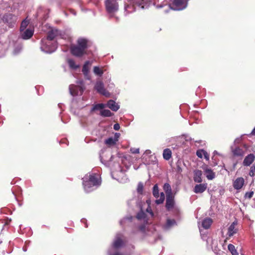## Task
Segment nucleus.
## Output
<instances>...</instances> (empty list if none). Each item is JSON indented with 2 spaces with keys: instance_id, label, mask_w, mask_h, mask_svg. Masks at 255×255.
Instances as JSON below:
<instances>
[{
  "instance_id": "dca6fc26",
  "label": "nucleus",
  "mask_w": 255,
  "mask_h": 255,
  "mask_svg": "<svg viewBox=\"0 0 255 255\" xmlns=\"http://www.w3.org/2000/svg\"><path fill=\"white\" fill-rule=\"evenodd\" d=\"M232 151L233 155L235 156H243L245 153L244 149L240 147H236L234 148H232Z\"/></svg>"
},
{
  "instance_id": "b1692460",
  "label": "nucleus",
  "mask_w": 255,
  "mask_h": 255,
  "mask_svg": "<svg viewBox=\"0 0 255 255\" xmlns=\"http://www.w3.org/2000/svg\"><path fill=\"white\" fill-rule=\"evenodd\" d=\"M163 189L166 193V196L172 195L171 188L168 183H165L164 184Z\"/></svg>"
},
{
  "instance_id": "49530a36",
  "label": "nucleus",
  "mask_w": 255,
  "mask_h": 255,
  "mask_svg": "<svg viewBox=\"0 0 255 255\" xmlns=\"http://www.w3.org/2000/svg\"><path fill=\"white\" fill-rule=\"evenodd\" d=\"M185 139L186 141H191L192 140L191 137L188 135H186Z\"/></svg>"
},
{
  "instance_id": "412c9836",
  "label": "nucleus",
  "mask_w": 255,
  "mask_h": 255,
  "mask_svg": "<svg viewBox=\"0 0 255 255\" xmlns=\"http://www.w3.org/2000/svg\"><path fill=\"white\" fill-rule=\"evenodd\" d=\"M176 225V222L174 219H167L166 224L164 226L165 230H169Z\"/></svg>"
},
{
  "instance_id": "473e14b6",
  "label": "nucleus",
  "mask_w": 255,
  "mask_h": 255,
  "mask_svg": "<svg viewBox=\"0 0 255 255\" xmlns=\"http://www.w3.org/2000/svg\"><path fill=\"white\" fill-rule=\"evenodd\" d=\"M105 107V105L104 104H99L95 105L92 108V111H95L98 109H103Z\"/></svg>"
},
{
  "instance_id": "a878e982",
  "label": "nucleus",
  "mask_w": 255,
  "mask_h": 255,
  "mask_svg": "<svg viewBox=\"0 0 255 255\" xmlns=\"http://www.w3.org/2000/svg\"><path fill=\"white\" fill-rule=\"evenodd\" d=\"M228 249L232 255H239V253L238 252L235 247L233 245H228Z\"/></svg>"
},
{
  "instance_id": "ea45409f",
  "label": "nucleus",
  "mask_w": 255,
  "mask_h": 255,
  "mask_svg": "<svg viewBox=\"0 0 255 255\" xmlns=\"http://www.w3.org/2000/svg\"><path fill=\"white\" fill-rule=\"evenodd\" d=\"M130 151L131 153L135 154V153H139V148H131L130 149Z\"/></svg>"
},
{
  "instance_id": "f8f14e48",
  "label": "nucleus",
  "mask_w": 255,
  "mask_h": 255,
  "mask_svg": "<svg viewBox=\"0 0 255 255\" xmlns=\"http://www.w3.org/2000/svg\"><path fill=\"white\" fill-rule=\"evenodd\" d=\"M33 34V30L31 28H27L22 31H20V37L23 39H28Z\"/></svg>"
},
{
  "instance_id": "9b49d317",
  "label": "nucleus",
  "mask_w": 255,
  "mask_h": 255,
  "mask_svg": "<svg viewBox=\"0 0 255 255\" xmlns=\"http://www.w3.org/2000/svg\"><path fill=\"white\" fill-rule=\"evenodd\" d=\"M245 184V179L243 177H238L233 183V186L235 189L240 190Z\"/></svg>"
},
{
  "instance_id": "f03ea898",
  "label": "nucleus",
  "mask_w": 255,
  "mask_h": 255,
  "mask_svg": "<svg viewBox=\"0 0 255 255\" xmlns=\"http://www.w3.org/2000/svg\"><path fill=\"white\" fill-rule=\"evenodd\" d=\"M101 184L98 174L88 173L83 178V186L86 192H90L96 189Z\"/></svg>"
},
{
  "instance_id": "5701e85b",
  "label": "nucleus",
  "mask_w": 255,
  "mask_h": 255,
  "mask_svg": "<svg viewBox=\"0 0 255 255\" xmlns=\"http://www.w3.org/2000/svg\"><path fill=\"white\" fill-rule=\"evenodd\" d=\"M163 157L164 159L168 160L171 157V151L168 148L165 149L163 152Z\"/></svg>"
},
{
  "instance_id": "c9c22d12",
  "label": "nucleus",
  "mask_w": 255,
  "mask_h": 255,
  "mask_svg": "<svg viewBox=\"0 0 255 255\" xmlns=\"http://www.w3.org/2000/svg\"><path fill=\"white\" fill-rule=\"evenodd\" d=\"M143 188V184L141 183H138V186H137V192L140 194H142Z\"/></svg>"
},
{
  "instance_id": "7c9ffc66",
  "label": "nucleus",
  "mask_w": 255,
  "mask_h": 255,
  "mask_svg": "<svg viewBox=\"0 0 255 255\" xmlns=\"http://www.w3.org/2000/svg\"><path fill=\"white\" fill-rule=\"evenodd\" d=\"M101 115L104 117H111L112 114L109 110H103L101 111Z\"/></svg>"
},
{
  "instance_id": "9d476101",
  "label": "nucleus",
  "mask_w": 255,
  "mask_h": 255,
  "mask_svg": "<svg viewBox=\"0 0 255 255\" xmlns=\"http://www.w3.org/2000/svg\"><path fill=\"white\" fill-rule=\"evenodd\" d=\"M17 20V17L12 14H5L3 17V21L6 23L9 27H12Z\"/></svg>"
},
{
  "instance_id": "4468645a",
  "label": "nucleus",
  "mask_w": 255,
  "mask_h": 255,
  "mask_svg": "<svg viewBox=\"0 0 255 255\" xmlns=\"http://www.w3.org/2000/svg\"><path fill=\"white\" fill-rule=\"evenodd\" d=\"M206 184H197L194 188V192L195 193H202L206 190Z\"/></svg>"
},
{
  "instance_id": "4c0bfd02",
  "label": "nucleus",
  "mask_w": 255,
  "mask_h": 255,
  "mask_svg": "<svg viewBox=\"0 0 255 255\" xmlns=\"http://www.w3.org/2000/svg\"><path fill=\"white\" fill-rule=\"evenodd\" d=\"M204 151L205 150H197L196 152V154L197 156L200 158H202L203 156H204Z\"/></svg>"
},
{
  "instance_id": "13d9d810",
  "label": "nucleus",
  "mask_w": 255,
  "mask_h": 255,
  "mask_svg": "<svg viewBox=\"0 0 255 255\" xmlns=\"http://www.w3.org/2000/svg\"><path fill=\"white\" fill-rule=\"evenodd\" d=\"M162 6L160 5V6H157V7L158 8H159V7H161Z\"/></svg>"
},
{
  "instance_id": "de8ad7c7",
  "label": "nucleus",
  "mask_w": 255,
  "mask_h": 255,
  "mask_svg": "<svg viewBox=\"0 0 255 255\" xmlns=\"http://www.w3.org/2000/svg\"><path fill=\"white\" fill-rule=\"evenodd\" d=\"M250 135H255V127L252 131L251 133H250Z\"/></svg>"
},
{
  "instance_id": "603ef678",
  "label": "nucleus",
  "mask_w": 255,
  "mask_h": 255,
  "mask_svg": "<svg viewBox=\"0 0 255 255\" xmlns=\"http://www.w3.org/2000/svg\"><path fill=\"white\" fill-rule=\"evenodd\" d=\"M127 180V178H126V179H121V180H120V182H126V180Z\"/></svg>"
},
{
  "instance_id": "09e8293b",
  "label": "nucleus",
  "mask_w": 255,
  "mask_h": 255,
  "mask_svg": "<svg viewBox=\"0 0 255 255\" xmlns=\"http://www.w3.org/2000/svg\"><path fill=\"white\" fill-rule=\"evenodd\" d=\"M146 210H147V212H149V213H150V214H151V216H152V215H153V213H152V212H151V211H151V209H150L147 208Z\"/></svg>"
},
{
  "instance_id": "79ce46f5",
  "label": "nucleus",
  "mask_w": 255,
  "mask_h": 255,
  "mask_svg": "<svg viewBox=\"0 0 255 255\" xmlns=\"http://www.w3.org/2000/svg\"><path fill=\"white\" fill-rule=\"evenodd\" d=\"M131 217H130V218H126V219H123L120 222V224L121 225H123L125 222H126V221L127 220H128L129 221H130L131 220Z\"/></svg>"
},
{
  "instance_id": "37998d69",
  "label": "nucleus",
  "mask_w": 255,
  "mask_h": 255,
  "mask_svg": "<svg viewBox=\"0 0 255 255\" xmlns=\"http://www.w3.org/2000/svg\"><path fill=\"white\" fill-rule=\"evenodd\" d=\"M120 134L119 133H116L115 134V135L114 137H113V138H114V139L117 141H118V139H119V138L120 137Z\"/></svg>"
},
{
  "instance_id": "6e6552de",
  "label": "nucleus",
  "mask_w": 255,
  "mask_h": 255,
  "mask_svg": "<svg viewBox=\"0 0 255 255\" xmlns=\"http://www.w3.org/2000/svg\"><path fill=\"white\" fill-rule=\"evenodd\" d=\"M95 89L99 93L106 97H109L110 96V93L105 89L104 83L101 81H97L95 85Z\"/></svg>"
},
{
  "instance_id": "c85d7f7f",
  "label": "nucleus",
  "mask_w": 255,
  "mask_h": 255,
  "mask_svg": "<svg viewBox=\"0 0 255 255\" xmlns=\"http://www.w3.org/2000/svg\"><path fill=\"white\" fill-rule=\"evenodd\" d=\"M29 23V21L26 19L23 20L21 23L20 30V31H22L25 29H26V28L27 26Z\"/></svg>"
},
{
  "instance_id": "aec40b11",
  "label": "nucleus",
  "mask_w": 255,
  "mask_h": 255,
  "mask_svg": "<svg viewBox=\"0 0 255 255\" xmlns=\"http://www.w3.org/2000/svg\"><path fill=\"white\" fill-rule=\"evenodd\" d=\"M206 177L208 180H212L215 178V173L213 171L208 167H206L204 169Z\"/></svg>"
},
{
  "instance_id": "1a4fd4ad",
  "label": "nucleus",
  "mask_w": 255,
  "mask_h": 255,
  "mask_svg": "<svg viewBox=\"0 0 255 255\" xmlns=\"http://www.w3.org/2000/svg\"><path fill=\"white\" fill-rule=\"evenodd\" d=\"M238 222L235 221L233 222L228 228L227 239H229L231 237L236 235L238 233Z\"/></svg>"
},
{
  "instance_id": "4d7b16f0",
  "label": "nucleus",
  "mask_w": 255,
  "mask_h": 255,
  "mask_svg": "<svg viewBox=\"0 0 255 255\" xmlns=\"http://www.w3.org/2000/svg\"><path fill=\"white\" fill-rule=\"evenodd\" d=\"M101 161H102V162H103V158H102V157H101Z\"/></svg>"
},
{
  "instance_id": "393cba45",
  "label": "nucleus",
  "mask_w": 255,
  "mask_h": 255,
  "mask_svg": "<svg viewBox=\"0 0 255 255\" xmlns=\"http://www.w3.org/2000/svg\"><path fill=\"white\" fill-rule=\"evenodd\" d=\"M105 143L109 146H113L115 145L117 141L113 138V137H111L105 141Z\"/></svg>"
},
{
  "instance_id": "0eeeda50",
  "label": "nucleus",
  "mask_w": 255,
  "mask_h": 255,
  "mask_svg": "<svg viewBox=\"0 0 255 255\" xmlns=\"http://www.w3.org/2000/svg\"><path fill=\"white\" fill-rule=\"evenodd\" d=\"M188 0H174L171 8L175 10H181L187 6Z\"/></svg>"
},
{
  "instance_id": "e433bc0d",
  "label": "nucleus",
  "mask_w": 255,
  "mask_h": 255,
  "mask_svg": "<svg viewBox=\"0 0 255 255\" xmlns=\"http://www.w3.org/2000/svg\"><path fill=\"white\" fill-rule=\"evenodd\" d=\"M249 175L252 177L255 175V166H251V167L250 168V172H249Z\"/></svg>"
},
{
  "instance_id": "f704fd0d",
  "label": "nucleus",
  "mask_w": 255,
  "mask_h": 255,
  "mask_svg": "<svg viewBox=\"0 0 255 255\" xmlns=\"http://www.w3.org/2000/svg\"><path fill=\"white\" fill-rule=\"evenodd\" d=\"M136 217L138 220L144 219L145 218V213L143 211H140L137 214Z\"/></svg>"
},
{
  "instance_id": "a211bd4d",
  "label": "nucleus",
  "mask_w": 255,
  "mask_h": 255,
  "mask_svg": "<svg viewBox=\"0 0 255 255\" xmlns=\"http://www.w3.org/2000/svg\"><path fill=\"white\" fill-rule=\"evenodd\" d=\"M107 106L111 110L115 112L117 111L120 108V106L118 104H117L114 101L112 100H109L108 101L107 103Z\"/></svg>"
},
{
  "instance_id": "7ed1b4c3",
  "label": "nucleus",
  "mask_w": 255,
  "mask_h": 255,
  "mask_svg": "<svg viewBox=\"0 0 255 255\" xmlns=\"http://www.w3.org/2000/svg\"><path fill=\"white\" fill-rule=\"evenodd\" d=\"M125 238L121 234H118L113 242L112 246L109 249L108 255H128V254H123L117 252V250L123 247L124 245Z\"/></svg>"
},
{
  "instance_id": "bb28decb",
  "label": "nucleus",
  "mask_w": 255,
  "mask_h": 255,
  "mask_svg": "<svg viewBox=\"0 0 255 255\" xmlns=\"http://www.w3.org/2000/svg\"><path fill=\"white\" fill-rule=\"evenodd\" d=\"M159 199L156 198L157 199L155 200V203L157 204H160L163 202L165 199L164 194L163 192L160 193V195H159L158 197Z\"/></svg>"
},
{
  "instance_id": "5fc2aeb1",
  "label": "nucleus",
  "mask_w": 255,
  "mask_h": 255,
  "mask_svg": "<svg viewBox=\"0 0 255 255\" xmlns=\"http://www.w3.org/2000/svg\"><path fill=\"white\" fill-rule=\"evenodd\" d=\"M92 62H91V63H92ZM84 64H91V62H90V61H86V62H85V63H84Z\"/></svg>"
},
{
  "instance_id": "2eb2a0df",
  "label": "nucleus",
  "mask_w": 255,
  "mask_h": 255,
  "mask_svg": "<svg viewBox=\"0 0 255 255\" xmlns=\"http://www.w3.org/2000/svg\"><path fill=\"white\" fill-rule=\"evenodd\" d=\"M255 156L254 154H250L244 159L243 164L245 166H250L254 161Z\"/></svg>"
},
{
  "instance_id": "423d86ee",
  "label": "nucleus",
  "mask_w": 255,
  "mask_h": 255,
  "mask_svg": "<svg viewBox=\"0 0 255 255\" xmlns=\"http://www.w3.org/2000/svg\"><path fill=\"white\" fill-rule=\"evenodd\" d=\"M106 7L107 12L112 16L113 13L118 9V4L115 0H107L106 1Z\"/></svg>"
},
{
  "instance_id": "4be33fe9",
  "label": "nucleus",
  "mask_w": 255,
  "mask_h": 255,
  "mask_svg": "<svg viewBox=\"0 0 255 255\" xmlns=\"http://www.w3.org/2000/svg\"><path fill=\"white\" fill-rule=\"evenodd\" d=\"M147 1V0H138L136 2V4L142 9L146 8L148 6Z\"/></svg>"
},
{
  "instance_id": "8fccbe9b",
  "label": "nucleus",
  "mask_w": 255,
  "mask_h": 255,
  "mask_svg": "<svg viewBox=\"0 0 255 255\" xmlns=\"http://www.w3.org/2000/svg\"><path fill=\"white\" fill-rule=\"evenodd\" d=\"M145 153L146 154H150L151 153V151L150 150H146L145 151Z\"/></svg>"
},
{
  "instance_id": "20e7f679",
  "label": "nucleus",
  "mask_w": 255,
  "mask_h": 255,
  "mask_svg": "<svg viewBox=\"0 0 255 255\" xmlns=\"http://www.w3.org/2000/svg\"><path fill=\"white\" fill-rule=\"evenodd\" d=\"M78 45L71 47V51L73 55L76 56H81L85 52L87 48L88 41L86 39L79 38L78 40Z\"/></svg>"
},
{
  "instance_id": "58836bf2",
  "label": "nucleus",
  "mask_w": 255,
  "mask_h": 255,
  "mask_svg": "<svg viewBox=\"0 0 255 255\" xmlns=\"http://www.w3.org/2000/svg\"><path fill=\"white\" fill-rule=\"evenodd\" d=\"M253 195H254L253 191L248 192L245 194V197L247 198L250 199L253 197Z\"/></svg>"
},
{
  "instance_id": "c03bdc74",
  "label": "nucleus",
  "mask_w": 255,
  "mask_h": 255,
  "mask_svg": "<svg viewBox=\"0 0 255 255\" xmlns=\"http://www.w3.org/2000/svg\"><path fill=\"white\" fill-rule=\"evenodd\" d=\"M204 158L207 160H209V154L206 151H204Z\"/></svg>"
},
{
  "instance_id": "c756f323",
  "label": "nucleus",
  "mask_w": 255,
  "mask_h": 255,
  "mask_svg": "<svg viewBox=\"0 0 255 255\" xmlns=\"http://www.w3.org/2000/svg\"><path fill=\"white\" fill-rule=\"evenodd\" d=\"M153 195L156 198H158L159 191L158 187L157 184H155L153 187Z\"/></svg>"
},
{
  "instance_id": "864d4df0",
  "label": "nucleus",
  "mask_w": 255,
  "mask_h": 255,
  "mask_svg": "<svg viewBox=\"0 0 255 255\" xmlns=\"http://www.w3.org/2000/svg\"><path fill=\"white\" fill-rule=\"evenodd\" d=\"M69 64H74V63L72 60H70L69 61Z\"/></svg>"
},
{
  "instance_id": "a18cd8bd",
  "label": "nucleus",
  "mask_w": 255,
  "mask_h": 255,
  "mask_svg": "<svg viewBox=\"0 0 255 255\" xmlns=\"http://www.w3.org/2000/svg\"><path fill=\"white\" fill-rule=\"evenodd\" d=\"M120 128V125L119 124H116L114 126V129L116 130H118Z\"/></svg>"
},
{
  "instance_id": "72a5a7b5",
  "label": "nucleus",
  "mask_w": 255,
  "mask_h": 255,
  "mask_svg": "<svg viewBox=\"0 0 255 255\" xmlns=\"http://www.w3.org/2000/svg\"><path fill=\"white\" fill-rule=\"evenodd\" d=\"M22 46L20 45H17L16 46L13 50V53L14 54H18L21 50H22Z\"/></svg>"
},
{
  "instance_id": "39448f33",
  "label": "nucleus",
  "mask_w": 255,
  "mask_h": 255,
  "mask_svg": "<svg viewBox=\"0 0 255 255\" xmlns=\"http://www.w3.org/2000/svg\"><path fill=\"white\" fill-rule=\"evenodd\" d=\"M77 85H71L69 86L70 94L73 96L81 95L84 90L82 81L77 82Z\"/></svg>"
},
{
  "instance_id": "ddd939ff",
  "label": "nucleus",
  "mask_w": 255,
  "mask_h": 255,
  "mask_svg": "<svg viewBox=\"0 0 255 255\" xmlns=\"http://www.w3.org/2000/svg\"><path fill=\"white\" fill-rule=\"evenodd\" d=\"M174 201L173 195L167 196L166 201V207L167 210H171L174 206Z\"/></svg>"
},
{
  "instance_id": "2f4dec72",
  "label": "nucleus",
  "mask_w": 255,
  "mask_h": 255,
  "mask_svg": "<svg viewBox=\"0 0 255 255\" xmlns=\"http://www.w3.org/2000/svg\"><path fill=\"white\" fill-rule=\"evenodd\" d=\"M94 72L95 74H96L97 75L101 76L103 73V71L102 69L100 68L99 67L95 66V67H94Z\"/></svg>"
},
{
  "instance_id": "a19ab883",
  "label": "nucleus",
  "mask_w": 255,
  "mask_h": 255,
  "mask_svg": "<svg viewBox=\"0 0 255 255\" xmlns=\"http://www.w3.org/2000/svg\"><path fill=\"white\" fill-rule=\"evenodd\" d=\"M70 70H76L79 68V65H69Z\"/></svg>"
},
{
  "instance_id": "f3484780",
  "label": "nucleus",
  "mask_w": 255,
  "mask_h": 255,
  "mask_svg": "<svg viewBox=\"0 0 255 255\" xmlns=\"http://www.w3.org/2000/svg\"><path fill=\"white\" fill-rule=\"evenodd\" d=\"M202 172L199 170H196L194 171V181L197 183H201L202 179Z\"/></svg>"
},
{
  "instance_id": "cd10ccee",
  "label": "nucleus",
  "mask_w": 255,
  "mask_h": 255,
  "mask_svg": "<svg viewBox=\"0 0 255 255\" xmlns=\"http://www.w3.org/2000/svg\"><path fill=\"white\" fill-rule=\"evenodd\" d=\"M89 70V65H84L82 69V72L87 79H89L88 72Z\"/></svg>"
},
{
  "instance_id": "6e6d98bb",
  "label": "nucleus",
  "mask_w": 255,
  "mask_h": 255,
  "mask_svg": "<svg viewBox=\"0 0 255 255\" xmlns=\"http://www.w3.org/2000/svg\"><path fill=\"white\" fill-rule=\"evenodd\" d=\"M218 154L217 151H216V150H215V151H214V155H215V154Z\"/></svg>"
},
{
  "instance_id": "6ab92c4d",
  "label": "nucleus",
  "mask_w": 255,
  "mask_h": 255,
  "mask_svg": "<svg viewBox=\"0 0 255 255\" xmlns=\"http://www.w3.org/2000/svg\"><path fill=\"white\" fill-rule=\"evenodd\" d=\"M213 222L211 218H207L203 220L202 222V226L205 229H208L210 228Z\"/></svg>"
},
{
  "instance_id": "3c124183",
  "label": "nucleus",
  "mask_w": 255,
  "mask_h": 255,
  "mask_svg": "<svg viewBox=\"0 0 255 255\" xmlns=\"http://www.w3.org/2000/svg\"><path fill=\"white\" fill-rule=\"evenodd\" d=\"M140 230L141 231H144V226H142L140 227Z\"/></svg>"
},
{
  "instance_id": "f257e3e1",
  "label": "nucleus",
  "mask_w": 255,
  "mask_h": 255,
  "mask_svg": "<svg viewBox=\"0 0 255 255\" xmlns=\"http://www.w3.org/2000/svg\"><path fill=\"white\" fill-rule=\"evenodd\" d=\"M58 35H61L60 31L57 29H52L48 33L46 39H43L41 40V49L42 51L51 53L55 51L57 48V44L52 43L51 41Z\"/></svg>"
}]
</instances>
